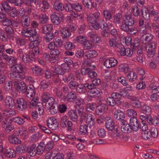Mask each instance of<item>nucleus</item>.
Masks as SVG:
<instances>
[{
	"instance_id": "49",
	"label": "nucleus",
	"mask_w": 159,
	"mask_h": 159,
	"mask_svg": "<svg viewBox=\"0 0 159 159\" xmlns=\"http://www.w3.org/2000/svg\"><path fill=\"white\" fill-rule=\"evenodd\" d=\"M43 144L42 142H41L37 148L36 153L39 155L42 154L45 150Z\"/></svg>"
},
{
	"instance_id": "36",
	"label": "nucleus",
	"mask_w": 159,
	"mask_h": 159,
	"mask_svg": "<svg viewBox=\"0 0 159 159\" xmlns=\"http://www.w3.org/2000/svg\"><path fill=\"white\" fill-rule=\"evenodd\" d=\"M50 19L51 22L56 25H59L61 22L58 16L55 14H52L50 16Z\"/></svg>"
},
{
	"instance_id": "8",
	"label": "nucleus",
	"mask_w": 159,
	"mask_h": 159,
	"mask_svg": "<svg viewBox=\"0 0 159 159\" xmlns=\"http://www.w3.org/2000/svg\"><path fill=\"white\" fill-rule=\"evenodd\" d=\"M39 52V50H29L28 55L23 56V61L25 63L29 64L31 61L35 60L34 56L38 55Z\"/></svg>"
},
{
	"instance_id": "42",
	"label": "nucleus",
	"mask_w": 159,
	"mask_h": 159,
	"mask_svg": "<svg viewBox=\"0 0 159 159\" xmlns=\"http://www.w3.org/2000/svg\"><path fill=\"white\" fill-rule=\"evenodd\" d=\"M66 98L70 102L75 101L77 98V96L75 92H70L66 96Z\"/></svg>"
},
{
	"instance_id": "56",
	"label": "nucleus",
	"mask_w": 159,
	"mask_h": 159,
	"mask_svg": "<svg viewBox=\"0 0 159 159\" xmlns=\"http://www.w3.org/2000/svg\"><path fill=\"white\" fill-rule=\"evenodd\" d=\"M122 18V16L120 13H117L114 17L113 22L116 25H119L121 21Z\"/></svg>"
},
{
	"instance_id": "11",
	"label": "nucleus",
	"mask_w": 159,
	"mask_h": 159,
	"mask_svg": "<svg viewBox=\"0 0 159 159\" xmlns=\"http://www.w3.org/2000/svg\"><path fill=\"white\" fill-rule=\"evenodd\" d=\"M114 116L116 120L120 121V123H124L125 122V120H124L125 114L121 110H116L114 112Z\"/></svg>"
},
{
	"instance_id": "41",
	"label": "nucleus",
	"mask_w": 159,
	"mask_h": 159,
	"mask_svg": "<svg viewBox=\"0 0 159 159\" xmlns=\"http://www.w3.org/2000/svg\"><path fill=\"white\" fill-rule=\"evenodd\" d=\"M150 114L141 115L140 116V118L142 120L147 121L149 124L151 125L152 119Z\"/></svg>"
},
{
	"instance_id": "13",
	"label": "nucleus",
	"mask_w": 159,
	"mask_h": 159,
	"mask_svg": "<svg viewBox=\"0 0 159 159\" xmlns=\"http://www.w3.org/2000/svg\"><path fill=\"white\" fill-rule=\"evenodd\" d=\"M146 32V33H143L144 34L141 35V41L143 44H148L152 39L153 36L151 34Z\"/></svg>"
},
{
	"instance_id": "16",
	"label": "nucleus",
	"mask_w": 159,
	"mask_h": 159,
	"mask_svg": "<svg viewBox=\"0 0 159 159\" xmlns=\"http://www.w3.org/2000/svg\"><path fill=\"white\" fill-rule=\"evenodd\" d=\"M28 31L30 34V40H40L41 37L38 34L36 29H29Z\"/></svg>"
},
{
	"instance_id": "7",
	"label": "nucleus",
	"mask_w": 159,
	"mask_h": 159,
	"mask_svg": "<svg viewBox=\"0 0 159 159\" xmlns=\"http://www.w3.org/2000/svg\"><path fill=\"white\" fill-rule=\"evenodd\" d=\"M60 125L61 127L63 128L67 127V130L68 131L73 130L72 123L69 120L68 117L66 116H64L61 118Z\"/></svg>"
},
{
	"instance_id": "57",
	"label": "nucleus",
	"mask_w": 159,
	"mask_h": 159,
	"mask_svg": "<svg viewBox=\"0 0 159 159\" xmlns=\"http://www.w3.org/2000/svg\"><path fill=\"white\" fill-rule=\"evenodd\" d=\"M141 107L142 111L144 114L143 115L150 114L151 112V110L149 107L146 105H144L142 106Z\"/></svg>"
},
{
	"instance_id": "24",
	"label": "nucleus",
	"mask_w": 159,
	"mask_h": 159,
	"mask_svg": "<svg viewBox=\"0 0 159 159\" xmlns=\"http://www.w3.org/2000/svg\"><path fill=\"white\" fill-rule=\"evenodd\" d=\"M83 3L84 6L89 9H91L92 7H95L96 6V3L92 2L91 0H83Z\"/></svg>"
},
{
	"instance_id": "26",
	"label": "nucleus",
	"mask_w": 159,
	"mask_h": 159,
	"mask_svg": "<svg viewBox=\"0 0 159 159\" xmlns=\"http://www.w3.org/2000/svg\"><path fill=\"white\" fill-rule=\"evenodd\" d=\"M20 22L23 27L25 28L27 27L30 25V18L28 16H23Z\"/></svg>"
},
{
	"instance_id": "1",
	"label": "nucleus",
	"mask_w": 159,
	"mask_h": 159,
	"mask_svg": "<svg viewBox=\"0 0 159 159\" xmlns=\"http://www.w3.org/2000/svg\"><path fill=\"white\" fill-rule=\"evenodd\" d=\"M86 20L89 24V28L92 30L94 29L98 30L102 28V24L103 22V19L101 18V15L98 12H96L91 14H88Z\"/></svg>"
},
{
	"instance_id": "45",
	"label": "nucleus",
	"mask_w": 159,
	"mask_h": 159,
	"mask_svg": "<svg viewBox=\"0 0 159 159\" xmlns=\"http://www.w3.org/2000/svg\"><path fill=\"white\" fill-rule=\"evenodd\" d=\"M132 10L133 14L134 16H141L142 9L139 8L137 6H134L132 7Z\"/></svg>"
},
{
	"instance_id": "29",
	"label": "nucleus",
	"mask_w": 159,
	"mask_h": 159,
	"mask_svg": "<svg viewBox=\"0 0 159 159\" xmlns=\"http://www.w3.org/2000/svg\"><path fill=\"white\" fill-rule=\"evenodd\" d=\"M9 142L12 144H18L21 143V140L15 135H11L8 137Z\"/></svg>"
},
{
	"instance_id": "58",
	"label": "nucleus",
	"mask_w": 159,
	"mask_h": 159,
	"mask_svg": "<svg viewBox=\"0 0 159 159\" xmlns=\"http://www.w3.org/2000/svg\"><path fill=\"white\" fill-rule=\"evenodd\" d=\"M107 103L109 106H113L117 103L116 100L112 97H108L106 100Z\"/></svg>"
},
{
	"instance_id": "22",
	"label": "nucleus",
	"mask_w": 159,
	"mask_h": 159,
	"mask_svg": "<svg viewBox=\"0 0 159 159\" xmlns=\"http://www.w3.org/2000/svg\"><path fill=\"white\" fill-rule=\"evenodd\" d=\"M31 70L33 74L37 76H42L43 74L44 71L42 68L38 66L31 67Z\"/></svg>"
},
{
	"instance_id": "60",
	"label": "nucleus",
	"mask_w": 159,
	"mask_h": 159,
	"mask_svg": "<svg viewBox=\"0 0 159 159\" xmlns=\"http://www.w3.org/2000/svg\"><path fill=\"white\" fill-rule=\"evenodd\" d=\"M26 145L25 144H22L18 146L16 148V151L18 153H22L26 151Z\"/></svg>"
},
{
	"instance_id": "14",
	"label": "nucleus",
	"mask_w": 159,
	"mask_h": 159,
	"mask_svg": "<svg viewBox=\"0 0 159 159\" xmlns=\"http://www.w3.org/2000/svg\"><path fill=\"white\" fill-rule=\"evenodd\" d=\"M107 109V105L104 103H102L97 107L95 112L97 115H101L105 113Z\"/></svg>"
},
{
	"instance_id": "50",
	"label": "nucleus",
	"mask_w": 159,
	"mask_h": 159,
	"mask_svg": "<svg viewBox=\"0 0 159 159\" xmlns=\"http://www.w3.org/2000/svg\"><path fill=\"white\" fill-rule=\"evenodd\" d=\"M40 40H36L34 41H31L29 45V48L30 49H35L39 50L38 45L39 43Z\"/></svg>"
},
{
	"instance_id": "40",
	"label": "nucleus",
	"mask_w": 159,
	"mask_h": 159,
	"mask_svg": "<svg viewBox=\"0 0 159 159\" xmlns=\"http://www.w3.org/2000/svg\"><path fill=\"white\" fill-rule=\"evenodd\" d=\"M43 144L44 145V147L47 151H50L53 148V143L52 142L47 141H43L42 142Z\"/></svg>"
},
{
	"instance_id": "34",
	"label": "nucleus",
	"mask_w": 159,
	"mask_h": 159,
	"mask_svg": "<svg viewBox=\"0 0 159 159\" xmlns=\"http://www.w3.org/2000/svg\"><path fill=\"white\" fill-rule=\"evenodd\" d=\"M40 23L42 24H45L48 23V16L45 14H40L39 15V18Z\"/></svg>"
},
{
	"instance_id": "43",
	"label": "nucleus",
	"mask_w": 159,
	"mask_h": 159,
	"mask_svg": "<svg viewBox=\"0 0 159 159\" xmlns=\"http://www.w3.org/2000/svg\"><path fill=\"white\" fill-rule=\"evenodd\" d=\"M0 50V64L1 65L7 62L9 58L8 56L4 54Z\"/></svg>"
},
{
	"instance_id": "6",
	"label": "nucleus",
	"mask_w": 159,
	"mask_h": 159,
	"mask_svg": "<svg viewBox=\"0 0 159 159\" xmlns=\"http://www.w3.org/2000/svg\"><path fill=\"white\" fill-rule=\"evenodd\" d=\"M42 100L43 102L45 103V107L47 108H49L51 106H54V99L50 97L48 93H44L43 94Z\"/></svg>"
},
{
	"instance_id": "25",
	"label": "nucleus",
	"mask_w": 159,
	"mask_h": 159,
	"mask_svg": "<svg viewBox=\"0 0 159 159\" xmlns=\"http://www.w3.org/2000/svg\"><path fill=\"white\" fill-rule=\"evenodd\" d=\"M126 121L124 123H121L122 125L121 127V129L122 132L125 133H129L131 132L132 129L130 125L126 123Z\"/></svg>"
},
{
	"instance_id": "31",
	"label": "nucleus",
	"mask_w": 159,
	"mask_h": 159,
	"mask_svg": "<svg viewBox=\"0 0 159 159\" xmlns=\"http://www.w3.org/2000/svg\"><path fill=\"white\" fill-rule=\"evenodd\" d=\"M1 124L4 129L5 131L7 133H9L13 129V127L7 124V120L6 119L3 121Z\"/></svg>"
},
{
	"instance_id": "4",
	"label": "nucleus",
	"mask_w": 159,
	"mask_h": 159,
	"mask_svg": "<svg viewBox=\"0 0 159 159\" xmlns=\"http://www.w3.org/2000/svg\"><path fill=\"white\" fill-rule=\"evenodd\" d=\"M138 25L140 27L139 31L140 33H146L151 30L152 27L150 23L148 21L144 22L142 19H139Z\"/></svg>"
},
{
	"instance_id": "61",
	"label": "nucleus",
	"mask_w": 159,
	"mask_h": 159,
	"mask_svg": "<svg viewBox=\"0 0 159 159\" xmlns=\"http://www.w3.org/2000/svg\"><path fill=\"white\" fill-rule=\"evenodd\" d=\"M113 28V25L112 24L109 23L107 24H106L105 23L104 21L103 20V22L102 24V29H101L102 30L105 28L106 29V30H107L110 31L111 30V29H112Z\"/></svg>"
},
{
	"instance_id": "5",
	"label": "nucleus",
	"mask_w": 159,
	"mask_h": 159,
	"mask_svg": "<svg viewBox=\"0 0 159 159\" xmlns=\"http://www.w3.org/2000/svg\"><path fill=\"white\" fill-rule=\"evenodd\" d=\"M80 121L85 122L89 125V127H91L94 124L95 117L91 114H86L82 113L81 114Z\"/></svg>"
},
{
	"instance_id": "39",
	"label": "nucleus",
	"mask_w": 159,
	"mask_h": 159,
	"mask_svg": "<svg viewBox=\"0 0 159 159\" xmlns=\"http://www.w3.org/2000/svg\"><path fill=\"white\" fill-rule=\"evenodd\" d=\"M88 131L87 125L83 124L80 126V133L81 135H87Z\"/></svg>"
},
{
	"instance_id": "59",
	"label": "nucleus",
	"mask_w": 159,
	"mask_h": 159,
	"mask_svg": "<svg viewBox=\"0 0 159 159\" xmlns=\"http://www.w3.org/2000/svg\"><path fill=\"white\" fill-rule=\"evenodd\" d=\"M134 50H120L119 53L121 56H126L128 57H131L133 53Z\"/></svg>"
},
{
	"instance_id": "20",
	"label": "nucleus",
	"mask_w": 159,
	"mask_h": 159,
	"mask_svg": "<svg viewBox=\"0 0 159 159\" xmlns=\"http://www.w3.org/2000/svg\"><path fill=\"white\" fill-rule=\"evenodd\" d=\"M5 105L8 108H11L15 105L14 100L11 96H7L4 100Z\"/></svg>"
},
{
	"instance_id": "18",
	"label": "nucleus",
	"mask_w": 159,
	"mask_h": 159,
	"mask_svg": "<svg viewBox=\"0 0 159 159\" xmlns=\"http://www.w3.org/2000/svg\"><path fill=\"white\" fill-rule=\"evenodd\" d=\"M109 44L114 49H119L120 50H123L125 49L124 46L118 43L116 40L114 39H110Z\"/></svg>"
},
{
	"instance_id": "27",
	"label": "nucleus",
	"mask_w": 159,
	"mask_h": 159,
	"mask_svg": "<svg viewBox=\"0 0 159 159\" xmlns=\"http://www.w3.org/2000/svg\"><path fill=\"white\" fill-rule=\"evenodd\" d=\"M124 21V22L131 26L134 22V18L131 15L125 16Z\"/></svg>"
},
{
	"instance_id": "62",
	"label": "nucleus",
	"mask_w": 159,
	"mask_h": 159,
	"mask_svg": "<svg viewBox=\"0 0 159 159\" xmlns=\"http://www.w3.org/2000/svg\"><path fill=\"white\" fill-rule=\"evenodd\" d=\"M49 4L47 0H43L42 1V6L41 8V10L42 11H45L49 8Z\"/></svg>"
},
{
	"instance_id": "63",
	"label": "nucleus",
	"mask_w": 159,
	"mask_h": 159,
	"mask_svg": "<svg viewBox=\"0 0 159 159\" xmlns=\"http://www.w3.org/2000/svg\"><path fill=\"white\" fill-rule=\"evenodd\" d=\"M12 121L17 123L19 125H22L24 124L25 121L21 118L18 117H14L11 119Z\"/></svg>"
},
{
	"instance_id": "2",
	"label": "nucleus",
	"mask_w": 159,
	"mask_h": 159,
	"mask_svg": "<svg viewBox=\"0 0 159 159\" xmlns=\"http://www.w3.org/2000/svg\"><path fill=\"white\" fill-rule=\"evenodd\" d=\"M12 72L10 73L11 78L14 80H21L25 78V75L21 74L24 71V68L21 64L12 66L10 67Z\"/></svg>"
},
{
	"instance_id": "17",
	"label": "nucleus",
	"mask_w": 159,
	"mask_h": 159,
	"mask_svg": "<svg viewBox=\"0 0 159 159\" xmlns=\"http://www.w3.org/2000/svg\"><path fill=\"white\" fill-rule=\"evenodd\" d=\"M117 61L114 58L106 60L104 62V65L107 68H110L116 66Z\"/></svg>"
},
{
	"instance_id": "64",
	"label": "nucleus",
	"mask_w": 159,
	"mask_h": 159,
	"mask_svg": "<svg viewBox=\"0 0 159 159\" xmlns=\"http://www.w3.org/2000/svg\"><path fill=\"white\" fill-rule=\"evenodd\" d=\"M103 13L104 17L107 20H110L112 18V15L109 11L105 10L103 11Z\"/></svg>"
},
{
	"instance_id": "23",
	"label": "nucleus",
	"mask_w": 159,
	"mask_h": 159,
	"mask_svg": "<svg viewBox=\"0 0 159 159\" xmlns=\"http://www.w3.org/2000/svg\"><path fill=\"white\" fill-rule=\"evenodd\" d=\"M87 38L86 37L80 35L74 38L73 41L75 43L82 44V45L84 42L87 41Z\"/></svg>"
},
{
	"instance_id": "55",
	"label": "nucleus",
	"mask_w": 159,
	"mask_h": 159,
	"mask_svg": "<svg viewBox=\"0 0 159 159\" xmlns=\"http://www.w3.org/2000/svg\"><path fill=\"white\" fill-rule=\"evenodd\" d=\"M36 147V145L34 143L32 144L28 148L27 151L31 155V156H33L35 155L36 153L35 148Z\"/></svg>"
},
{
	"instance_id": "38",
	"label": "nucleus",
	"mask_w": 159,
	"mask_h": 159,
	"mask_svg": "<svg viewBox=\"0 0 159 159\" xmlns=\"http://www.w3.org/2000/svg\"><path fill=\"white\" fill-rule=\"evenodd\" d=\"M54 10L59 12L62 11L64 10V6L61 2H54L53 5Z\"/></svg>"
},
{
	"instance_id": "37",
	"label": "nucleus",
	"mask_w": 159,
	"mask_h": 159,
	"mask_svg": "<svg viewBox=\"0 0 159 159\" xmlns=\"http://www.w3.org/2000/svg\"><path fill=\"white\" fill-rule=\"evenodd\" d=\"M6 156L10 158L15 157L16 156V153L14 150L9 148L7 149L5 152Z\"/></svg>"
},
{
	"instance_id": "19",
	"label": "nucleus",
	"mask_w": 159,
	"mask_h": 159,
	"mask_svg": "<svg viewBox=\"0 0 159 159\" xmlns=\"http://www.w3.org/2000/svg\"><path fill=\"white\" fill-rule=\"evenodd\" d=\"M16 102L17 109L19 111H23L26 108V102L23 98H18L16 100Z\"/></svg>"
},
{
	"instance_id": "3",
	"label": "nucleus",
	"mask_w": 159,
	"mask_h": 159,
	"mask_svg": "<svg viewBox=\"0 0 159 159\" xmlns=\"http://www.w3.org/2000/svg\"><path fill=\"white\" fill-rule=\"evenodd\" d=\"M76 29V28L73 25H68V26L62 29L61 30V33L62 39H67L71 35V33L74 32Z\"/></svg>"
},
{
	"instance_id": "32",
	"label": "nucleus",
	"mask_w": 159,
	"mask_h": 159,
	"mask_svg": "<svg viewBox=\"0 0 159 159\" xmlns=\"http://www.w3.org/2000/svg\"><path fill=\"white\" fill-rule=\"evenodd\" d=\"M149 88L151 89L152 93L159 92V84L157 82H152L149 85Z\"/></svg>"
},
{
	"instance_id": "15",
	"label": "nucleus",
	"mask_w": 159,
	"mask_h": 159,
	"mask_svg": "<svg viewBox=\"0 0 159 159\" xmlns=\"http://www.w3.org/2000/svg\"><path fill=\"white\" fill-rule=\"evenodd\" d=\"M48 126L53 130L56 129L58 127V124L57 119L55 118H51L47 120Z\"/></svg>"
},
{
	"instance_id": "33",
	"label": "nucleus",
	"mask_w": 159,
	"mask_h": 159,
	"mask_svg": "<svg viewBox=\"0 0 159 159\" xmlns=\"http://www.w3.org/2000/svg\"><path fill=\"white\" fill-rule=\"evenodd\" d=\"M82 46L83 48L87 50L95 48L94 43L88 40L87 39V41L84 42Z\"/></svg>"
},
{
	"instance_id": "21",
	"label": "nucleus",
	"mask_w": 159,
	"mask_h": 159,
	"mask_svg": "<svg viewBox=\"0 0 159 159\" xmlns=\"http://www.w3.org/2000/svg\"><path fill=\"white\" fill-rule=\"evenodd\" d=\"M130 124L132 130L136 131L139 129V125L136 117H132L131 118L130 120Z\"/></svg>"
},
{
	"instance_id": "12",
	"label": "nucleus",
	"mask_w": 159,
	"mask_h": 159,
	"mask_svg": "<svg viewBox=\"0 0 159 159\" xmlns=\"http://www.w3.org/2000/svg\"><path fill=\"white\" fill-rule=\"evenodd\" d=\"M101 118L102 119H103L106 121L105 126L108 130H111L114 129V123L110 117H105L103 116H102Z\"/></svg>"
},
{
	"instance_id": "46",
	"label": "nucleus",
	"mask_w": 159,
	"mask_h": 159,
	"mask_svg": "<svg viewBox=\"0 0 159 159\" xmlns=\"http://www.w3.org/2000/svg\"><path fill=\"white\" fill-rule=\"evenodd\" d=\"M53 29V25L52 24H48L44 25L43 27V33L44 34L51 32Z\"/></svg>"
},
{
	"instance_id": "47",
	"label": "nucleus",
	"mask_w": 159,
	"mask_h": 159,
	"mask_svg": "<svg viewBox=\"0 0 159 159\" xmlns=\"http://www.w3.org/2000/svg\"><path fill=\"white\" fill-rule=\"evenodd\" d=\"M59 54V50H51L50 52V55H47L46 56L48 58L49 57L56 60H58V57Z\"/></svg>"
},
{
	"instance_id": "10",
	"label": "nucleus",
	"mask_w": 159,
	"mask_h": 159,
	"mask_svg": "<svg viewBox=\"0 0 159 159\" xmlns=\"http://www.w3.org/2000/svg\"><path fill=\"white\" fill-rule=\"evenodd\" d=\"M93 85H89V84L87 83L84 85L83 84H79L76 90L78 93H84L87 91V89H92Z\"/></svg>"
},
{
	"instance_id": "44",
	"label": "nucleus",
	"mask_w": 159,
	"mask_h": 159,
	"mask_svg": "<svg viewBox=\"0 0 159 159\" xmlns=\"http://www.w3.org/2000/svg\"><path fill=\"white\" fill-rule=\"evenodd\" d=\"M2 13H6L11 11V7L10 5L7 2H2Z\"/></svg>"
},
{
	"instance_id": "54",
	"label": "nucleus",
	"mask_w": 159,
	"mask_h": 159,
	"mask_svg": "<svg viewBox=\"0 0 159 159\" xmlns=\"http://www.w3.org/2000/svg\"><path fill=\"white\" fill-rule=\"evenodd\" d=\"M150 14L152 16H155L159 14V11L157 10H155L153 5L149 6L148 7Z\"/></svg>"
},
{
	"instance_id": "9",
	"label": "nucleus",
	"mask_w": 159,
	"mask_h": 159,
	"mask_svg": "<svg viewBox=\"0 0 159 159\" xmlns=\"http://www.w3.org/2000/svg\"><path fill=\"white\" fill-rule=\"evenodd\" d=\"M13 82L15 89L20 93H24L26 91V85L24 82L21 80H14Z\"/></svg>"
},
{
	"instance_id": "28",
	"label": "nucleus",
	"mask_w": 159,
	"mask_h": 159,
	"mask_svg": "<svg viewBox=\"0 0 159 159\" xmlns=\"http://www.w3.org/2000/svg\"><path fill=\"white\" fill-rule=\"evenodd\" d=\"M11 12L9 13V16L13 18L16 17L18 15L21 16L22 13H25V11L24 10H22L21 13L20 12L21 11H19L18 12L16 8L13 7H11Z\"/></svg>"
},
{
	"instance_id": "52",
	"label": "nucleus",
	"mask_w": 159,
	"mask_h": 159,
	"mask_svg": "<svg viewBox=\"0 0 159 159\" xmlns=\"http://www.w3.org/2000/svg\"><path fill=\"white\" fill-rule=\"evenodd\" d=\"M97 55V52L95 50H88L85 52V56L89 58L95 57Z\"/></svg>"
},
{
	"instance_id": "35",
	"label": "nucleus",
	"mask_w": 159,
	"mask_h": 159,
	"mask_svg": "<svg viewBox=\"0 0 159 159\" xmlns=\"http://www.w3.org/2000/svg\"><path fill=\"white\" fill-rule=\"evenodd\" d=\"M90 90L88 91L89 95L90 96H98L101 93V90L99 89H97L93 88L92 89H89Z\"/></svg>"
},
{
	"instance_id": "30",
	"label": "nucleus",
	"mask_w": 159,
	"mask_h": 159,
	"mask_svg": "<svg viewBox=\"0 0 159 159\" xmlns=\"http://www.w3.org/2000/svg\"><path fill=\"white\" fill-rule=\"evenodd\" d=\"M68 114L70 119L73 121L76 122L78 120V116L77 112L74 110L69 111Z\"/></svg>"
},
{
	"instance_id": "53",
	"label": "nucleus",
	"mask_w": 159,
	"mask_h": 159,
	"mask_svg": "<svg viewBox=\"0 0 159 159\" xmlns=\"http://www.w3.org/2000/svg\"><path fill=\"white\" fill-rule=\"evenodd\" d=\"M52 75H61L63 73L61 69H60L57 66H55L52 67L51 69Z\"/></svg>"
},
{
	"instance_id": "48",
	"label": "nucleus",
	"mask_w": 159,
	"mask_h": 159,
	"mask_svg": "<svg viewBox=\"0 0 159 159\" xmlns=\"http://www.w3.org/2000/svg\"><path fill=\"white\" fill-rule=\"evenodd\" d=\"M149 14L148 8L145 7L142 8L141 12V16L146 19H148L149 18Z\"/></svg>"
},
{
	"instance_id": "51",
	"label": "nucleus",
	"mask_w": 159,
	"mask_h": 159,
	"mask_svg": "<svg viewBox=\"0 0 159 159\" xmlns=\"http://www.w3.org/2000/svg\"><path fill=\"white\" fill-rule=\"evenodd\" d=\"M140 44V43L139 41H135L133 44L131 45L130 47L134 50H143L144 49V46H143L141 48Z\"/></svg>"
}]
</instances>
